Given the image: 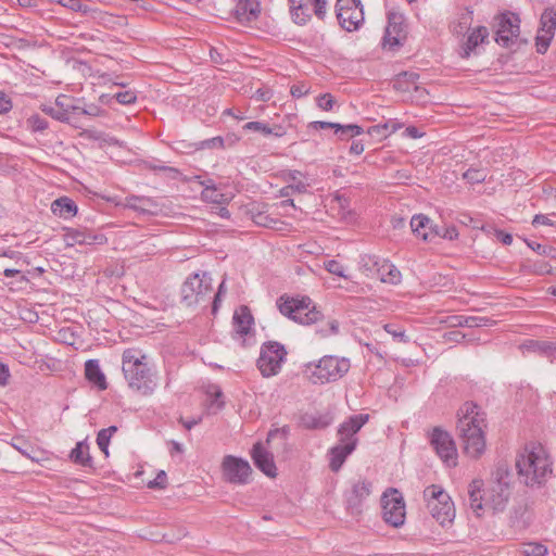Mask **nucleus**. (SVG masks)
I'll list each match as a JSON object with an SVG mask.
<instances>
[{"label":"nucleus","mask_w":556,"mask_h":556,"mask_svg":"<svg viewBox=\"0 0 556 556\" xmlns=\"http://www.w3.org/2000/svg\"><path fill=\"white\" fill-rule=\"evenodd\" d=\"M293 200L287 199L282 200L280 202L274 203L271 205L267 203H253L249 207V215L251 219L256 224L257 226L265 227V228H271V229H278L279 225L281 224L280 215L281 210L285 211V213L288 212L289 208H293Z\"/></svg>","instance_id":"6"},{"label":"nucleus","mask_w":556,"mask_h":556,"mask_svg":"<svg viewBox=\"0 0 556 556\" xmlns=\"http://www.w3.org/2000/svg\"><path fill=\"white\" fill-rule=\"evenodd\" d=\"M118 430V428L116 426H110L108 428H103L101 429L98 433H97V444L100 448V451L108 457L109 456V446H110V441H111V438L113 437V434Z\"/></svg>","instance_id":"35"},{"label":"nucleus","mask_w":556,"mask_h":556,"mask_svg":"<svg viewBox=\"0 0 556 556\" xmlns=\"http://www.w3.org/2000/svg\"><path fill=\"white\" fill-rule=\"evenodd\" d=\"M555 29H556V9L546 8L541 15L539 30L548 31L554 35Z\"/></svg>","instance_id":"36"},{"label":"nucleus","mask_w":556,"mask_h":556,"mask_svg":"<svg viewBox=\"0 0 556 556\" xmlns=\"http://www.w3.org/2000/svg\"><path fill=\"white\" fill-rule=\"evenodd\" d=\"M372 484L366 479L354 481L351 489L344 493L346 510L352 516H358L363 511V504L371 493Z\"/></svg>","instance_id":"16"},{"label":"nucleus","mask_w":556,"mask_h":556,"mask_svg":"<svg viewBox=\"0 0 556 556\" xmlns=\"http://www.w3.org/2000/svg\"><path fill=\"white\" fill-rule=\"evenodd\" d=\"M430 443L437 455L447 467L457 465V450L452 435L440 428H434L430 435Z\"/></svg>","instance_id":"12"},{"label":"nucleus","mask_w":556,"mask_h":556,"mask_svg":"<svg viewBox=\"0 0 556 556\" xmlns=\"http://www.w3.org/2000/svg\"><path fill=\"white\" fill-rule=\"evenodd\" d=\"M339 324L334 319L324 320L318 311L315 309V332L326 338L338 333Z\"/></svg>","instance_id":"33"},{"label":"nucleus","mask_w":556,"mask_h":556,"mask_svg":"<svg viewBox=\"0 0 556 556\" xmlns=\"http://www.w3.org/2000/svg\"><path fill=\"white\" fill-rule=\"evenodd\" d=\"M85 376L89 382L97 386L100 390L108 388L105 375L101 370L98 359H88L85 363Z\"/></svg>","instance_id":"29"},{"label":"nucleus","mask_w":556,"mask_h":556,"mask_svg":"<svg viewBox=\"0 0 556 556\" xmlns=\"http://www.w3.org/2000/svg\"><path fill=\"white\" fill-rule=\"evenodd\" d=\"M49 127L47 118L39 114H33L27 118V128L31 132H42Z\"/></svg>","instance_id":"40"},{"label":"nucleus","mask_w":556,"mask_h":556,"mask_svg":"<svg viewBox=\"0 0 556 556\" xmlns=\"http://www.w3.org/2000/svg\"><path fill=\"white\" fill-rule=\"evenodd\" d=\"M289 2L293 22L299 25L305 24L308 21L309 15L305 12L306 9H304L302 0H289Z\"/></svg>","instance_id":"38"},{"label":"nucleus","mask_w":556,"mask_h":556,"mask_svg":"<svg viewBox=\"0 0 556 556\" xmlns=\"http://www.w3.org/2000/svg\"><path fill=\"white\" fill-rule=\"evenodd\" d=\"M554 35L548 31L538 30V35L535 38V46L538 53H545L551 45Z\"/></svg>","instance_id":"44"},{"label":"nucleus","mask_w":556,"mask_h":556,"mask_svg":"<svg viewBox=\"0 0 556 556\" xmlns=\"http://www.w3.org/2000/svg\"><path fill=\"white\" fill-rule=\"evenodd\" d=\"M223 475L229 483L243 485L249 483L252 468L242 457L226 455L222 463Z\"/></svg>","instance_id":"13"},{"label":"nucleus","mask_w":556,"mask_h":556,"mask_svg":"<svg viewBox=\"0 0 556 556\" xmlns=\"http://www.w3.org/2000/svg\"><path fill=\"white\" fill-rule=\"evenodd\" d=\"M432 229L433 239L437 237L454 240L458 237V231L455 226H438L430 227Z\"/></svg>","instance_id":"41"},{"label":"nucleus","mask_w":556,"mask_h":556,"mask_svg":"<svg viewBox=\"0 0 556 556\" xmlns=\"http://www.w3.org/2000/svg\"><path fill=\"white\" fill-rule=\"evenodd\" d=\"M418 78V75L416 73H402L399 75L396 81H395V86H399V87H402V84L403 83H410L412 85H414L416 83Z\"/></svg>","instance_id":"61"},{"label":"nucleus","mask_w":556,"mask_h":556,"mask_svg":"<svg viewBox=\"0 0 556 556\" xmlns=\"http://www.w3.org/2000/svg\"><path fill=\"white\" fill-rule=\"evenodd\" d=\"M311 302L307 295L291 298L281 295L277 300V307L283 316L301 325H311L313 324V309H308Z\"/></svg>","instance_id":"7"},{"label":"nucleus","mask_w":556,"mask_h":556,"mask_svg":"<svg viewBox=\"0 0 556 556\" xmlns=\"http://www.w3.org/2000/svg\"><path fill=\"white\" fill-rule=\"evenodd\" d=\"M318 266L324 267L327 271H329L332 275H336L341 278H348V276L344 274V267L342 264H340L336 260H323L321 264L318 263Z\"/></svg>","instance_id":"43"},{"label":"nucleus","mask_w":556,"mask_h":556,"mask_svg":"<svg viewBox=\"0 0 556 556\" xmlns=\"http://www.w3.org/2000/svg\"><path fill=\"white\" fill-rule=\"evenodd\" d=\"M489 31L488 28L484 26H478L473 28L467 36L465 42L462 47L460 55L463 58H468L472 51L476 50V48L483 43L484 40L488 38Z\"/></svg>","instance_id":"27"},{"label":"nucleus","mask_w":556,"mask_h":556,"mask_svg":"<svg viewBox=\"0 0 556 556\" xmlns=\"http://www.w3.org/2000/svg\"><path fill=\"white\" fill-rule=\"evenodd\" d=\"M225 140L222 136H216L213 138L204 139L198 142H194V150H205V149H224Z\"/></svg>","instance_id":"42"},{"label":"nucleus","mask_w":556,"mask_h":556,"mask_svg":"<svg viewBox=\"0 0 556 556\" xmlns=\"http://www.w3.org/2000/svg\"><path fill=\"white\" fill-rule=\"evenodd\" d=\"M361 265L366 271H371L376 268L377 275L382 282L391 285L401 282V271L388 260H380L375 255H364L361 258Z\"/></svg>","instance_id":"15"},{"label":"nucleus","mask_w":556,"mask_h":556,"mask_svg":"<svg viewBox=\"0 0 556 556\" xmlns=\"http://www.w3.org/2000/svg\"><path fill=\"white\" fill-rule=\"evenodd\" d=\"M0 257H8L11 260L20 261L22 260L23 254L20 251L0 247Z\"/></svg>","instance_id":"62"},{"label":"nucleus","mask_w":556,"mask_h":556,"mask_svg":"<svg viewBox=\"0 0 556 556\" xmlns=\"http://www.w3.org/2000/svg\"><path fill=\"white\" fill-rule=\"evenodd\" d=\"M287 349L278 341H266L261 345L256 361L257 369L264 378L277 376L287 361Z\"/></svg>","instance_id":"5"},{"label":"nucleus","mask_w":556,"mask_h":556,"mask_svg":"<svg viewBox=\"0 0 556 556\" xmlns=\"http://www.w3.org/2000/svg\"><path fill=\"white\" fill-rule=\"evenodd\" d=\"M243 131H251L258 134L260 136L264 138H268L270 136H274L276 138L282 137L283 131L280 126L277 127H270L269 124L261 121H253L248 122L242 126Z\"/></svg>","instance_id":"30"},{"label":"nucleus","mask_w":556,"mask_h":556,"mask_svg":"<svg viewBox=\"0 0 556 556\" xmlns=\"http://www.w3.org/2000/svg\"><path fill=\"white\" fill-rule=\"evenodd\" d=\"M519 479L528 486L542 485L553 475V462L546 448L536 442L526 444L516 459Z\"/></svg>","instance_id":"2"},{"label":"nucleus","mask_w":556,"mask_h":556,"mask_svg":"<svg viewBox=\"0 0 556 556\" xmlns=\"http://www.w3.org/2000/svg\"><path fill=\"white\" fill-rule=\"evenodd\" d=\"M51 212L63 219H70L77 215L78 206L73 199L63 195L51 203Z\"/></svg>","instance_id":"26"},{"label":"nucleus","mask_w":556,"mask_h":556,"mask_svg":"<svg viewBox=\"0 0 556 556\" xmlns=\"http://www.w3.org/2000/svg\"><path fill=\"white\" fill-rule=\"evenodd\" d=\"M62 98L63 97H58L55 105L45 106L43 111L59 122H68L70 110L66 109L65 104L61 101Z\"/></svg>","instance_id":"34"},{"label":"nucleus","mask_w":556,"mask_h":556,"mask_svg":"<svg viewBox=\"0 0 556 556\" xmlns=\"http://www.w3.org/2000/svg\"><path fill=\"white\" fill-rule=\"evenodd\" d=\"M326 129L330 128L334 130V134L340 138V132L342 129V125L338 123H331V122H323V121H315V129Z\"/></svg>","instance_id":"60"},{"label":"nucleus","mask_w":556,"mask_h":556,"mask_svg":"<svg viewBox=\"0 0 556 556\" xmlns=\"http://www.w3.org/2000/svg\"><path fill=\"white\" fill-rule=\"evenodd\" d=\"M464 321H458L459 325H465L467 327H482L488 326L489 319L485 317H477V316H469V317H463Z\"/></svg>","instance_id":"53"},{"label":"nucleus","mask_w":556,"mask_h":556,"mask_svg":"<svg viewBox=\"0 0 556 556\" xmlns=\"http://www.w3.org/2000/svg\"><path fill=\"white\" fill-rule=\"evenodd\" d=\"M233 328L241 337L251 333L254 325V317L250 308L245 305H240L232 316Z\"/></svg>","instance_id":"23"},{"label":"nucleus","mask_w":556,"mask_h":556,"mask_svg":"<svg viewBox=\"0 0 556 556\" xmlns=\"http://www.w3.org/2000/svg\"><path fill=\"white\" fill-rule=\"evenodd\" d=\"M70 459L80 466H91L92 458L89 454V445L86 441H79L70 453Z\"/></svg>","instance_id":"32"},{"label":"nucleus","mask_w":556,"mask_h":556,"mask_svg":"<svg viewBox=\"0 0 556 556\" xmlns=\"http://www.w3.org/2000/svg\"><path fill=\"white\" fill-rule=\"evenodd\" d=\"M388 126H382V124L374 125L368 128L367 132L371 137H378V138H387L386 128Z\"/></svg>","instance_id":"64"},{"label":"nucleus","mask_w":556,"mask_h":556,"mask_svg":"<svg viewBox=\"0 0 556 556\" xmlns=\"http://www.w3.org/2000/svg\"><path fill=\"white\" fill-rule=\"evenodd\" d=\"M334 98L330 93H325L318 97L317 105L324 111H330L334 105Z\"/></svg>","instance_id":"55"},{"label":"nucleus","mask_w":556,"mask_h":556,"mask_svg":"<svg viewBox=\"0 0 556 556\" xmlns=\"http://www.w3.org/2000/svg\"><path fill=\"white\" fill-rule=\"evenodd\" d=\"M350 367L348 358L326 355L315 364V378L321 383L337 381L349 371Z\"/></svg>","instance_id":"9"},{"label":"nucleus","mask_w":556,"mask_h":556,"mask_svg":"<svg viewBox=\"0 0 556 556\" xmlns=\"http://www.w3.org/2000/svg\"><path fill=\"white\" fill-rule=\"evenodd\" d=\"M520 35V18L517 14L507 12L498 17L495 41L509 48L515 45Z\"/></svg>","instance_id":"14"},{"label":"nucleus","mask_w":556,"mask_h":556,"mask_svg":"<svg viewBox=\"0 0 556 556\" xmlns=\"http://www.w3.org/2000/svg\"><path fill=\"white\" fill-rule=\"evenodd\" d=\"M484 428V413L477 404L465 403L459 409L457 429L464 443V451L471 458L480 457L485 450Z\"/></svg>","instance_id":"3"},{"label":"nucleus","mask_w":556,"mask_h":556,"mask_svg":"<svg viewBox=\"0 0 556 556\" xmlns=\"http://www.w3.org/2000/svg\"><path fill=\"white\" fill-rule=\"evenodd\" d=\"M167 476L164 470H160L156 477L148 482V488L150 489H164L166 488Z\"/></svg>","instance_id":"54"},{"label":"nucleus","mask_w":556,"mask_h":556,"mask_svg":"<svg viewBox=\"0 0 556 556\" xmlns=\"http://www.w3.org/2000/svg\"><path fill=\"white\" fill-rule=\"evenodd\" d=\"M64 237L66 244L71 247L75 244H103L106 242V237L103 233H94L74 228H67Z\"/></svg>","instance_id":"21"},{"label":"nucleus","mask_w":556,"mask_h":556,"mask_svg":"<svg viewBox=\"0 0 556 556\" xmlns=\"http://www.w3.org/2000/svg\"><path fill=\"white\" fill-rule=\"evenodd\" d=\"M430 227H434L433 223L429 217L422 214L414 215L410 219V228L412 231L420 237L425 241H432V229Z\"/></svg>","instance_id":"28"},{"label":"nucleus","mask_w":556,"mask_h":556,"mask_svg":"<svg viewBox=\"0 0 556 556\" xmlns=\"http://www.w3.org/2000/svg\"><path fill=\"white\" fill-rule=\"evenodd\" d=\"M354 450L355 448L352 443L343 444L339 442L337 445L332 446L328 452L330 469L332 471H338Z\"/></svg>","instance_id":"25"},{"label":"nucleus","mask_w":556,"mask_h":556,"mask_svg":"<svg viewBox=\"0 0 556 556\" xmlns=\"http://www.w3.org/2000/svg\"><path fill=\"white\" fill-rule=\"evenodd\" d=\"M519 556H546L547 547L538 542L522 543L518 549Z\"/></svg>","instance_id":"37"},{"label":"nucleus","mask_w":556,"mask_h":556,"mask_svg":"<svg viewBox=\"0 0 556 556\" xmlns=\"http://www.w3.org/2000/svg\"><path fill=\"white\" fill-rule=\"evenodd\" d=\"M404 15L399 12L388 14V25L383 37V46L389 48L399 47L406 36Z\"/></svg>","instance_id":"19"},{"label":"nucleus","mask_w":556,"mask_h":556,"mask_svg":"<svg viewBox=\"0 0 556 556\" xmlns=\"http://www.w3.org/2000/svg\"><path fill=\"white\" fill-rule=\"evenodd\" d=\"M80 112H83L84 115L91 117L102 116L105 113L100 105L94 103L85 104Z\"/></svg>","instance_id":"56"},{"label":"nucleus","mask_w":556,"mask_h":556,"mask_svg":"<svg viewBox=\"0 0 556 556\" xmlns=\"http://www.w3.org/2000/svg\"><path fill=\"white\" fill-rule=\"evenodd\" d=\"M13 108L11 99L2 91H0V114L10 112Z\"/></svg>","instance_id":"63"},{"label":"nucleus","mask_w":556,"mask_h":556,"mask_svg":"<svg viewBox=\"0 0 556 556\" xmlns=\"http://www.w3.org/2000/svg\"><path fill=\"white\" fill-rule=\"evenodd\" d=\"M463 178L469 184H479L485 180L486 172L482 168H469L463 174Z\"/></svg>","instance_id":"45"},{"label":"nucleus","mask_w":556,"mask_h":556,"mask_svg":"<svg viewBox=\"0 0 556 556\" xmlns=\"http://www.w3.org/2000/svg\"><path fill=\"white\" fill-rule=\"evenodd\" d=\"M125 207L138 212L141 215H156L159 204L155 200L143 195H128L125 198Z\"/></svg>","instance_id":"22"},{"label":"nucleus","mask_w":556,"mask_h":556,"mask_svg":"<svg viewBox=\"0 0 556 556\" xmlns=\"http://www.w3.org/2000/svg\"><path fill=\"white\" fill-rule=\"evenodd\" d=\"M424 498L431 516L442 526H448L455 518L454 503L440 485H429L424 491Z\"/></svg>","instance_id":"4"},{"label":"nucleus","mask_w":556,"mask_h":556,"mask_svg":"<svg viewBox=\"0 0 556 556\" xmlns=\"http://www.w3.org/2000/svg\"><path fill=\"white\" fill-rule=\"evenodd\" d=\"M361 134H363V128L356 124L342 125L339 139L344 140Z\"/></svg>","instance_id":"49"},{"label":"nucleus","mask_w":556,"mask_h":556,"mask_svg":"<svg viewBox=\"0 0 556 556\" xmlns=\"http://www.w3.org/2000/svg\"><path fill=\"white\" fill-rule=\"evenodd\" d=\"M554 218H556V214H552V215L536 214L532 220V225L533 226H539V225L555 226L556 223H555Z\"/></svg>","instance_id":"57"},{"label":"nucleus","mask_w":556,"mask_h":556,"mask_svg":"<svg viewBox=\"0 0 556 556\" xmlns=\"http://www.w3.org/2000/svg\"><path fill=\"white\" fill-rule=\"evenodd\" d=\"M274 96V92L268 87L258 88L254 94L253 98L257 101L267 102L269 101Z\"/></svg>","instance_id":"59"},{"label":"nucleus","mask_w":556,"mask_h":556,"mask_svg":"<svg viewBox=\"0 0 556 556\" xmlns=\"http://www.w3.org/2000/svg\"><path fill=\"white\" fill-rule=\"evenodd\" d=\"M211 289V276L207 273H195L184 282L181 287V299L187 305L198 304Z\"/></svg>","instance_id":"11"},{"label":"nucleus","mask_w":556,"mask_h":556,"mask_svg":"<svg viewBox=\"0 0 556 556\" xmlns=\"http://www.w3.org/2000/svg\"><path fill=\"white\" fill-rule=\"evenodd\" d=\"M113 98L123 105L135 104L137 101V92L135 90L118 91L113 94Z\"/></svg>","instance_id":"46"},{"label":"nucleus","mask_w":556,"mask_h":556,"mask_svg":"<svg viewBox=\"0 0 556 556\" xmlns=\"http://www.w3.org/2000/svg\"><path fill=\"white\" fill-rule=\"evenodd\" d=\"M122 370L128 387L140 395L150 396L157 389V372L141 350L126 349L123 352Z\"/></svg>","instance_id":"1"},{"label":"nucleus","mask_w":556,"mask_h":556,"mask_svg":"<svg viewBox=\"0 0 556 556\" xmlns=\"http://www.w3.org/2000/svg\"><path fill=\"white\" fill-rule=\"evenodd\" d=\"M382 518L386 523L400 528L405 522L406 507L402 493L396 489H388L381 496Z\"/></svg>","instance_id":"8"},{"label":"nucleus","mask_w":556,"mask_h":556,"mask_svg":"<svg viewBox=\"0 0 556 556\" xmlns=\"http://www.w3.org/2000/svg\"><path fill=\"white\" fill-rule=\"evenodd\" d=\"M545 342L528 340L520 345L522 352H543L545 351Z\"/></svg>","instance_id":"52"},{"label":"nucleus","mask_w":556,"mask_h":556,"mask_svg":"<svg viewBox=\"0 0 556 556\" xmlns=\"http://www.w3.org/2000/svg\"><path fill=\"white\" fill-rule=\"evenodd\" d=\"M251 458L255 467L269 478L277 476L274 456L261 442H256L251 450Z\"/></svg>","instance_id":"20"},{"label":"nucleus","mask_w":556,"mask_h":556,"mask_svg":"<svg viewBox=\"0 0 556 556\" xmlns=\"http://www.w3.org/2000/svg\"><path fill=\"white\" fill-rule=\"evenodd\" d=\"M483 482L481 480H473L468 488L470 507L478 513L485 504V493L482 494Z\"/></svg>","instance_id":"31"},{"label":"nucleus","mask_w":556,"mask_h":556,"mask_svg":"<svg viewBox=\"0 0 556 556\" xmlns=\"http://www.w3.org/2000/svg\"><path fill=\"white\" fill-rule=\"evenodd\" d=\"M201 198L204 202L214 204H222L226 201L225 194L217 189L216 185L210 189H203Z\"/></svg>","instance_id":"39"},{"label":"nucleus","mask_w":556,"mask_h":556,"mask_svg":"<svg viewBox=\"0 0 556 556\" xmlns=\"http://www.w3.org/2000/svg\"><path fill=\"white\" fill-rule=\"evenodd\" d=\"M507 472L498 469L496 481L485 492V505H491L494 510H503L509 497V483L504 480Z\"/></svg>","instance_id":"17"},{"label":"nucleus","mask_w":556,"mask_h":556,"mask_svg":"<svg viewBox=\"0 0 556 556\" xmlns=\"http://www.w3.org/2000/svg\"><path fill=\"white\" fill-rule=\"evenodd\" d=\"M311 86L307 83H296L290 88V93L293 98L300 99L308 94Z\"/></svg>","instance_id":"51"},{"label":"nucleus","mask_w":556,"mask_h":556,"mask_svg":"<svg viewBox=\"0 0 556 556\" xmlns=\"http://www.w3.org/2000/svg\"><path fill=\"white\" fill-rule=\"evenodd\" d=\"M383 329L393 337L394 340L400 342H408V337L405 334V330L394 324H386Z\"/></svg>","instance_id":"47"},{"label":"nucleus","mask_w":556,"mask_h":556,"mask_svg":"<svg viewBox=\"0 0 556 556\" xmlns=\"http://www.w3.org/2000/svg\"><path fill=\"white\" fill-rule=\"evenodd\" d=\"M334 419V409L328 408L324 414H319L317 417L315 416V429L316 428H326L332 424Z\"/></svg>","instance_id":"48"},{"label":"nucleus","mask_w":556,"mask_h":556,"mask_svg":"<svg viewBox=\"0 0 556 556\" xmlns=\"http://www.w3.org/2000/svg\"><path fill=\"white\" fill-rule=\"evenodd\" d=\"M235 12L239 22L250 23L258 17L261 4L257 0H238Z\"/></svg>","instance_id":"24"},{"label":"nucleus","mask_w":556,"mask_h":556,"mask_svg":"<svg viewBox=\"0 0 556 556\" xmlns=\"http://www.w3.org/2000/svg\"><path fill=\"white\" fill-rule=\"evenodd\" d=\"M526 242L530 249H532L540 255L554 256L553 252H555V250L553 248H549V247H546V245H543V244H540V243L533 242V241H526Z\"/></svg>","instance_id":"58"},{"label":"nucleus","mask_w":556,"mask_h":556,"mask_svg":"<svg viewBox=\"0 0 556 556\" xmlns=\"http://www.w3.org/2000/svg\"><path fill=\"white\" fill-rule=\"evenodd\" d=\"M336 14L340 26L346 31L357 30L364 23L361 0H337Z\"/></svg>","instance_id":"10"},{"label":"nucleus","mask_w":556,"mask_h":556,"mask_svg":"<svg viewBox=\"0 0 556 556\" xmlns=\"http://www.w3.org/2000/svg\"><path fill=\"white\" fill-rule=\"evenodd\" d=\"M51 2L58 3L74 12H86V5H84L81 0H51Z\"/></svg>","instance_id":"50"},{"label":"nucleus","mask_w":556,"mask_h":556,"mask_svg":"<svg viewBox=\"0 0 556 556\" xmlns=\"http://www.w3.org/2000/svg\"><path fill=\"white\" fill-rule=\"evenodd\" d=\"M368 414H357L350 416L338 428L337 434L339 442L343 444L352 443L354 448H356L358 443L356 434L368 422Z\"/></svg>","instance_id":"18"}]
</instances>
